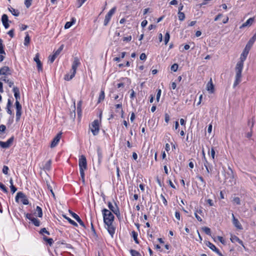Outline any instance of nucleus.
I'll list each match as a JSON object with an SVG mask.
<instances>
[{"label": "nucleus", "instance_id": "obj_53", "mask_svg": "<svg viewBox=\"0 0 256 256\" xmlns=\"http://www.w3.org/2000/svg\"><path fill=\"white\" fill-rule=\"evenodd\" d=\"M85 2V0H77L78 8H80Z\"/></svg>", "mask_w": 256, "mask_h": 256}, {"label": "nucleus", "instance_id": "obj_15", "mask_svg": "<svg viewBox=\"0 0 256 256\" xmlns=\"http://www.w3.org/2000/svg\"><path fill=\"white\" fill-rule=\"evenodd\" d=\"M232 222L234 226L238 229L240 230H242L243 228L238 221V220L236 218L234 214H232Z\"/></svg>", "mask_w": 256, "mask_h": 256}, {"label": "nucleus", "instance_id": "obj_34", "mask_svg": "<svg viewBox=\"0 0 256 256\" xmlns=\"http://www.w3.org/2000/svg\"><path fill=\"white\" fill-rule=\"evenodd\" d=\"M2 24L7 23L8 22V16L6 14H4L2 17Z\"/></svg>", "mask_w": 256, "mask_h": 256}, {"label": "nucleus", "instance_id": "obj_30", "mask_svg": "<svg viewBox=\"0 0 256 256\" xmlns=\"http://www.w3.org/2000/svg\"><path fill=\"white\" fill-rule=\"evenodd\" d=\"M30 37L28 34V32H26V36L24 38V45L26 46H28L30 44Z\"/></svg>", "mask_w": 256, "mask_h": 256}, {"label": "nucleus", "instance_id": "obj_19", "mask_svg": "<svg viewBox=\"0 0 256 256\" xmlns=\"http://www.w3.org/2000/svg\"><path fill=\"white\" fill-rule=\"evenodd\" d=\"M254 22V18H248L245 22H244L240 26V28H242L248 26H251Z\"/></svg>", "mask_w": 256, "mask_h": 256}, {"label": "nucleus", "instance_id": "obj_24", "mask_svg": "<svg viewBox=\"0 0 256 256\" xmlns=\"http://www.w3.org/2000/svg\"><path fill=\"white\" fill-rule=\"evenodd\" d=\"M105 94H104V90H101L100 94L99 95L98 103H100L102 101H103L104 99Z\"/></svg>", "mask_w": 256, "mask_h": 256}, {"label": "nucleus", "instance_id": "obj_42", "mask_svg": "<svg viewBox=\"0 0 256 256\" xmlns=\"http://www.w3.org/2000/svg\"><path fill=\"white\" fill-rule=\"evenodd\" d=\"M63 48H64V45L62 44L56 52H54V54H55V55H56V56L59 55V54L60 53V52L62 50Z\"/></svg>", "mask_w": 256, "mask_h": 256}, {"label": "nucleus", "instance_id": "obj_20", "mask_svg": "<svg viewBox=\"0 0 256 256\" xmlns=\"http://www.w3.org/2000/svg\"><path fill=\"white\" fill-rule=\"evenodd\" d=\"M207 90L210 92V93L212 94L214 91V86L212 82V79L208 82L206 86Z\"/></svg>", "mask_w": 256, "mask_h": 256}, {"label": "nucleus", "instance_id": "obj_17", "mask_svg": "<svg viewBox=\"0 0 256 256\" xmlns=\"http://www.w3.org/2000/svg\"><path fill=\"white\" fill-rule=\"evenodd\" d=\"M12 91L14 93V96L16 98V102H20L19 100L20 99V90L19 88L16 86H13Z\"/></svg>", "mask_w": 256, "mask_h": 256}, {"label": "nucleus", "instance_id": "obj_56", "mask_svg": "<svg viewBox=\"0 0 256 256\" xmlns=\"http://www.w3.org/2000/svg\"><path fill=\"white\" fill-rule=\"evenodd\" d=\"M161 92H162L161 90L158 89V90L157 94H156V98L157 102H158L160 100V96L161 95Z\"/></svg>", "mask_w": 256, "mask_h": 256}, {"label": "nucleus", "instance_id": "obj_1", "mask_svg": "<svg viewBox=\"0 0 256 256\" xmlns=\"http://www.w3.org/2000/svg\"><path fill=\"white\" fill-rule=\"evenodd\" d=\"M248 53L243 50L240 54V60L238 62L235 68L236 76L234 83V88L236 87L242 81V72L244 68V62L246 58Z\"/></svg>", "mask_w": 256, "mask_h": 256}, {"label": "nucleus", "instance_id": "obj_57", "mask_svg": "<svg viewBox=\"0 0 256 256\" xmlns=\"http://www.w3.org/2000/svg\"><path fill=\"white\" fill-rule=\"evenodd\" d=\"M44 233L47 234L48 235H50V234L49 232H48L46 228H42L40 231V234H43Z\"/></svg>", "mask_w": 256, "mask_h": 256}, {"label": "nucleus", "instance_id": "obj_4", "mask_svg": "<svg viewBox=\"0 0 256 256\" xmlns=\"http://www.w3.org/2000/svg\"><path fill=\"white\" fill-rule=\"evenodd\" d=\"M100 120H95L90 124L89 128L94 136L98 134L100 132Z\"/></svg>", "mask_w": 256, "mask_h": 256}, {"label": "nucleus", "instance_id": "obj_7", "mask_svg": "<svg viewBox=\"0 0 256 256\" xmlns=\"http://www.w3.org/2000/svg\"><path fill=\"white\" fill-rule=\"evenodd\" d=\"M26 218L30 220L36 226H39L40 224V220L33 216L32 214L25 213Z\"/></svg>", "mask_w": 256, "mask_h": 256}, {"label": "nucleus", "instance_id": "obj_48", "mask_svg": "<svg viewBox=\"0 0 256 256\" xmlns=\"http://www.w3.org/2000/svg\"><path fill=\"white\" fill-rule=\"evenodd\" d=\"M233 202L238 205H240V200L238 197L234 198L233 199Z\"/></svg>", "mask_w": 256, "mask_h": 256}, {"label": "nucleus", "instance_id": "obj_2", "mask_svg": "<svg viewBox=\"0 0 256 256\" xmlns=\"http://www.w3.org/2000/svg\"><path fill=\"white\" fill-rule=\"evenodd\" d=\"M80 65V60L78 57H75L74 58V61L72 66V69L70 70V76L68 77V74H66L64 76V79L66 80H71L75 76L76 74V71L78 66Z\"/></svg>", "mask_w": 256, "mask_h": 256}, {"label": "nucleus", "instance_id": "obj_26", "mask_svg": "<svg viewBox=\"0 0 256 256\" xmlns=\"http://www.w3.org/2000/svg\"><path fill=\"white\" fill-rule=\"evenodd\" d=\"M52 164V160H50L47 161L44 166V170H49L50 169Z\"/></svg>", "mask_w": 256, "mask_h": 256}, {"label": "nucleus", "instance_id": "obj_25", "mask_svg": "<svg viewBox=\"0 0 256 256\" xmlns=\"http://www.w3.org/2000/svg\"><path fill=\"white\" fill-rule=\"evenodd\" d=\"M8 10L14 16H18L20 14V12L18 10L12 7L8 8Z\"/></svg>", "mask_w": 256, "mask_h": 256}, {"label": "nucleus", "instance_id": "obj_47", "mask_svg": "<svg viewBox=\"0 0 256 256\" xmlns=\"http://www.w3.org/2000/svg\"><path fill=\"white\" fill-rule=\"evenodd\" d=\"M32 0H24V4L27 8L30 7L32 5Z\"/></svg>", "mask_w": 256, "mask_h": 256}, {"label": "nucleus", "instance_id": "obj_46", "mask_svg": "<svg viewBox=\"0 0 256 256\" xmlns=\"http://www.w3.org/2000/svg\"><path fill=\"white\" fill-rule=\"evenodd\" d=\"M47 187H48V190H50V192H51L53 198H56L55 195H54V192L52 190V186L50 184H47Z\"/></svg>", "mask_w": 256, "mask_h": 256}, {"label": "nucleus", "instance_id": "obj_44", "mask_svg": "<svg viewBox=\"0 0 256 256\" xmlns=\"http://www.w3.org/2000/svg\"><path fill=\"white\" fill-rule=\"evenodd\" d=\"M252 45L248 43H247V44H246V46L244 48V50L245 51V52H246L248 53H249V52H250L251 48L252 47Z\"/></svg>", "mask_w": 256, "mask_h": 256}, {"label": "nucleus", "instance_id": "obj_32", "mask_svg": "<svg viewBox=\"0 0 256 256\" xmlns=\"http://www.w3.org/2000/svg\"><path fill=\"white\" fill-rule=\"evenodd\" d=\"M130 252L132 256H142L136 250H130Z\"/></svg>", "mask_w": 256, "mask_h": 256}, {"label": "nucleus", "instance_id": "obj_55", "mask_svg": "<svg viewBox=\"0 0 256 256\" xmlns=\"http://www.w3.org/2000/svg\"><path fill=\"white\" fill-rule=\"evenodd\" d=\"M73 23H74V22H66L64 26V28L66 29L69 28L72 26Z\"/></svg>", "mask_w": 256, "mask_h": 256}, {"label": "nucleus", "instance_id": "obj_35", "mask_svg": "<svg viewBox=\"0 0 256 256\" xmlns=\"http://www.w3.org/2000/svg\"><path fill=\"white\" fill-rule=\"evenodd\" d=\"M203 231L208 235H211L210 229L208 227H204L202 228Z\"/></svg>", "mask_w": 256, "mask_h": 256}, {"label": "nucleus", "instance_id": "obj_50", "mask_svg": "<svg viewBox=\"0 0 256 256\" xmlns=\"http://www.w3.org/2000/svg\"><path fill=\"white\" fill-rule=\"evenodd\" d=\"M84 170H82V168L80 169V174L82 179L83 182L84 181Z\"/></svg>", "mask_w": 256, "mask_h": 256}, {"label": "nucleus", "instance_id": "obj_5", "mask_svg": "<svg viewBox=\"0 0 256 256\" xmlns=\"http://www.w3.org/2000/svg\"><path fill=\"white\" fill-rule=\"evenodd\" d=\"M116 7L112 8L106 15L104 21V25L106 26L109 23L112 15L115 13L116 11Z\"/></svg>", "mask_w": 256, "mask_h": 256}, {"label": "nucleus", "instance_id": "obj_64", "mask_svg": "<svg viewBox=\"0 0 256 256\" xmlns=\"http://www.w3.org/2000/svg\"><path fill=\"white\" fill-rule=\"evenodd\" d=\"M140 58L141 60H146V56L144 53H142L140 56Z\"/></svg>", "mask_w": 256, "mask_h": 256}, {"label": "nucleus", "instance_id": "obj_21", "mask_svg": "<svg viewBox=\"0 0 256 256\" xmlns=\"http://www.w3.org/2000/svg\"><path fill=\"white\" fill-rule=\"evenodd\" d=\"M12 106V102L11 101L10 99H8V103L6 106V110L7 112L10 114H12V112L11 110V107Z\"/></svg>", "mask_w": 256, "mask_h": 256}, {"label": "nucleus", "instance_id": "obj_41", "mask_svg": "<svg viewBox=\"0 0 256 256\" xmlns=\"http://www.w3.org/2000/svg\"><path fill=\"white\" fill-rule=\"evenodd\" d=\"M69 212L72 218H74L76 221L80 218V216L76 213L70 210H69Z\"/></svg>", "mask_w": 256, "mask_h": 256}, {"label": "nucleus", "instance_id": "obj_39", "mask_svg": "<svg viewBox=\"0 0 256 256\" xmlns=\"http://www.w3.org/2000/svg\"><path fill=\"white\" fill-rule=\"evenodd\" d=\"M196 178H198L201 182H202V185L203 186H205L206 185V182L204 181V179L203 178L200 176V175H198L196 176Z\"/></svg>", "mask_w": 256, "mask_h": 256}, {"label": "nucleus", "instance_id": "obj_60", "mask_svg": "<svg viewBox=\"0 0 256 256\" xmlns=\"http://www.w3.org/2000/svg\"><path fill=\"white\" fill-rule=\"evenodd\" d=\"M160 197L162 198L163 204H164V206H166L168 205V202L166 199L165 197L162 194L160 195Z\"/></svg>", "mask_w": 256, "mask_h": 256}, {"label": "nucleus", "instance_id": "obj_6", "mask_svg": "<svg viewBox=\"0 0 256 256\" xmlns=\"http://www.w3.org/2000/svg\"><path fill=\"white\" fill-rule=\"evenodd\" d=\"M19 198H22V202L24 204L27 205L28 204V200L22 192H20L17 193L16 196V202H18Z\"/></svg>", "mask_w": 256, "mask_h": 256}, {"label": "nucleus", "instance_id": "obj_22", "mask_svg": "<svg viewBox=\"0 0 256 256\" xmlns=\"http://www.w3.org/2000/svg\"><path fill=\"white\" fill-rule=\"evenodd\" d=\"M34 214L39 218H42L43 214L42 208L39 206H37Z\"/></svg>", "mask_w": 256, "mask_h": 256}, {"label": "nucleus", "instance_id": "obj_9", "mask_svg": "<svg viewBox=\"0 0 256 256\" xmlns=\"http://www.w3.org/2000/svg\"><path fill=\"white\" fill-rule=\"evenodd\" d=\"M78 166L80 169L86 170L87 168V162L84 156L82 155L78 160Z\"/></svg>", "mask_w": 256, "mask_h": 256}, {"label": "nucleus", "instance_id": "obj_16", "mask_svg": "<svg viewBox=\"0 0 256 256\" xmlns=\"http://www.w3.org/2000/svg\"><path fill=\"white\" fill-rule=\"evenodd\" d=\"M62 136V134L58 133L56 134V136L52 140V141L51 144H50V147L52 148H53L55 147L59 142Z\"/></svg>", "mask_w": 256, "mask_h": 256}, {"label": "nucleus", "instance_id": "obj_13", "mask_svg": "<svg viewBox=\"0 0 256 256\" xmlns=\"http://www.w3.org/2000/svg\"><path fill=\"white\" fill-rule=\"evenodd\" d=\"M104 225L111 237L113 238L115 233L116 228L112 225V223L105 224Z\"/></svg>", "mask_w": 256, "mask_h": 256}, {"label": "nucleus", "instance_id": "obj_36", "mask_svg": "<svg viewBox=\"0 0 256 256\" xmlns=\"http://www.w3.org/2000/svg\"><path fill=\"white\" fill-rule=\"evenodd\" d=\"M230 240L232 242L234 243V242H238V240H239V238L235 236V235H232V236H231V237H230Z\"/></svg>", "mask_w": 256, "mask_h": 256}, {"label": "nucleus", "instance_id": "obj_40", "mask_svg": "<svg viewBox=\"0 0 256 256\" xmlns=\"http://www.w3.org/2000/svg\"><path fill=\"white\" fill-rule=\"evenodd\" d=\"M0 189L2 190L4 192L8 193V191L6 186L0 182Z\"/></svg>", "mask_w": 256, "mask_h": 256}, {"label": "nucleus", "instance_id": "obj_54", "mask_svg": "<svg viewBox=\"0 0 256 256\" xmlns=\"http://www.w3.org/2000/svg\"><path fill=\"white\" fill-rule=\"evenodd\" d=\"M132 36H124L122 38V40L124 42H130L132 40Z\"/></svg>", "mask_w": 256, "mask_h": 256}, {"label": "nucleus", "instance_id": "obj_52", "mask_svg": "<svg viewBox=\"0 0 256 256\" xmlns=\"http://www.w3.org/2000/svg\"><path fill=\"white\" fill-rule=\"evenodd\" d=\"M208 154H210L212 159L214 158L215 151L214 148H212L210 151L208 152Z\"/></svg>", "mask_w": 256, "mask_h": 256}, {"label": "nucleus", "instance_id": "obj_62", "mask_svg": "<svg viewBox=\"0 0 256 256\" xmlns=\"http://www.w3.org/2000/svg\"><path fill=\"white\" fill-rule=\"evenodd\" d=\"M0 80L6 82L8 79L7 78L8 76H0Z\"/></svg>", "mask_w": 256, "mask_h": 256}, {"label": "nucleus", "instance_id": "obj_3", "mask_svg": "<svg viewBox=\"0 0 256 256\" xmlns=\"http://www.w3.org/2000/svg\"><path fill=\"white\" fill-rule=\"evenodd\" d=\"M102 212L104 224L113 223L114 216L112 212L106 208H104Z\"/></svg>", "mask_w": 256, "mask_h": 256}, {"label": "nucleus", "instance_id": "obj_63", "mask_svg": "<svg viewBox=\"0 0 256 256\" xmlns=\"http://www.w3.org/2000/svg\"><path fill=\"white\" fill-rule=\"evenodd\" d=\"M6 130V126L4 124L0 126V132H4Z\"/></svg>", "mask_w": 256, "mask_h": 256}, {"label": "nucleus", "instance_id": "obj_27", "mask_svg": "<svg viewBox=\"0 0 256 256\" xmlns=\"http://www.w3.org/2000/svg\"><path fill=\"white\" fill-rule=\"evenodd\" d=\"M204 165L206 169L207 174H209L210 172L209 169V163L206 158H204Z\"/></svg>", "mask_w": 256, "mask_h": 256}, {"label": "nucleus", "instance_id": "obj_11", "mask_svg": "<svg viewBox=\"0 0 256 256\" xmlns=\"http://www.w3.org/2000/svg\"><path fill=\"white\" fill-rule=\"evenodd\" d=\"M206 244L207 246H208L210 248L212 251L216 252L219 256H224L222 252L220 251V250L212 242H206Z\"/></svg>", "mask_w": 256, "mask_h": 256}, {"label": "nucleus", "instance_id": "obj_58", "mask_svg": "<svg viewBox=\"0 0 256 256\" xmlns=\"http://www.w3.org/2000/svg\"><path fill=\"white\" fill-rule=\"evenodd\" d=\"M170 120V116L168 115V114L166 113L164 114V120H165L166 122L168 124Z\"/></svg>", "mask_w": 256, "mask_h": 256}, {"label": "nucleus", "instance_id": "obj_43", "mask_svg": "<svg viewBox=\"0 0 256 256\" xmlns=\"http://www.w3.org/2000/svg\"><path fill=\"white\" fill-rule=\"evenodd\" d=\"M56 57L57 56L55 55L54 53L52 55L50 56L48 58L50 62L52 64L54 62Z\"/></svg>", "mask_w": 256, "mask_h": 256}, {"label": "nucleus", "instance_id": "obj_12", "mask_svg": "<svg viewBox=\"0 0 256 256\" xmlns=\"http://www.w3.org/2000/svg\"><path fill=\"white\" fill-rule=\"evenodd\" d=\"M14 140V136L10 138L6 142L0 141V146L4 148H9L12 144Z\"/></svg>", "mask_w": 256, "mask_h": 256}, {"label": "nucleus", "instance_id": "obj_14", "mask_svg": "<svg viewBox=\"0 0 256 256\" xmlns=\"http://www.w3.org/2000/svg\"><path fill=\"white\" fill-rule=\"evenodd\" d=\"M11 73V70L8 66H4L0 68V76H9Z\"/></svg>", "mask_w": 256, "mask_h": 256}, {"label": "nucleus", "instance_id": "obj_61", "mask_svg": "<svg viewBox=\"0 0 256 256\" xmlns=\"http://www.w3.org/2000/svg\"><path fill=\"white\" fill-rule=\"evenodd\" d=\"M5 82L7 83L10 88L14 86V82L8 79Z\"/></svg>", "mask_w": 256, "mask_h": 256}, {"label": "nucleus", "instance_id": "obj_10", "mask_svg": "<svg viewBox=\"0 0 256 256\" xmlns=\"http://www.w3.org/2000/svg\"><path fill=\"white\" fill-rule=\"evenodd\" d=\"M16 108V122H18L20 118L21 115L22 114V107L20 102L15 103Z\"/></svg>", "mask_w": 256, "mask_h": 256}, {"label": "nucleus", "instance_id": "obj_38", "mask_svg": "<svg viewBox=\"0 0 256 256\" xmlns=\"http://www.w3.org/2000/svg\"><path fill=\"white\" fill-rule=\"evenodd\" d=\"M170 38V35L169 32H166L164 36V43L165 44H166L168 42Z\"/></svg>", "mask_w": 256, "mask_h": 256}, {"label": "nucleus", "instance_id": "obj_51", "mask_svg": "<svg viewBox=\"0 0 256 256\" xmlns=\"http://www.w3.org/2000/svg\"><path fill=\"white\" fill-rule=\"evenodd\" d=\"M217 239L223 244H226V240H225L222 237V236H218L217 237Z\"/></svg>", "mask_w": 256, "mask_h": 256}, {"label": "nucleus", "instance_id": "obj_23", "mask_svg": "<svg viewBox=\"0 0 256 256\" xmlns=\"http://www.w3.org/2000/svg\"><path fill=\"white\" fill-rule=\"evenodd\" d=\"M82 102L80 100L77 104V114L78 118H80L82 115Z\"/></svg>", "mask_w": 256, "mask_h": 256}, {"label": "nucleus", "instance_id": "obj_37", "mask_svg": "<svg viewBox=\"0 0 256 256\" xmlns=\"http://www.w3.org/2000/svg\"><path fill=\"white\" fill-rule=\"evenodd\" d=\"M178 16L179 20L180 21L184 20L185 18V14L182 12H178Z\"/></svg>", "mask_w": 256, "mask_h": 256}, {"label": "nucleus", "instance_id": "obj_29", "mask_svg": "<svg viewBox=\"0 0 256 256\" xmlns=\"http://www.w3.org/2000/svg\"><path fill=\"white\" fill-rule=\"evenodd\" d=\"M254 118H252V124H251V125H250V132H248L246 134V136L248 138H250L252 136V128H253L254 126Z\"/></svg>", "mask_w": 256, "mask_h": 256}, {"label": "nucleus", "instance_id": "obj_31", "mask_svg": "<svg viewBox=\"0 0 256 256\" xmlns=\"http://www.w3.org/2000/svg\"><path fill=\"white\" fill-rule=\"evenodd\" d=\"M0 54H6V52L4 50V46L2 44V40L0 38Z\"/></svg>", "mask_w": 256, "mask_h": 256}, {"label": "nucleus", "instance_id": "obj_45", "mask_svg": "<svg viewBox=\"0 0 256 256\" xmlns=\"http://www.w3.org/2000/svg\"><path fill=\"white\" fill-rule=\"evenodd\" d=\"M178 68V66L177 64H174L171 66L170 70L172 71L176 72Z\"/></svg>", "mask_w": 256, "mask_h": 256}, {"label": "nucleus", "instance_id": "obj_59", "mask_svg": "<svg viewBox=\"0 0 256 256\" xmlns=\"http://www.w3.org/2000/svg\"><path fill=\"white\" fill-rule=\"evenodd\" d=\"M14 29H12L8 32V34L10 36V38H12L14 36Z\"/></svg>", "mask_w": 256, "mask_h": 256}, {"label": "nucleus", "instance_id": "obj_33", "mask_svg": "<svg viewBox=\"0 0 256 256\" xmlns=\"http://www.w3.org/2000/svg\"><path fill=\"white\" fill-rule=\"evenodd\" d=\"M132 236L133 237L136 243L139 244L138 240V234L134 231H132Z\"/></svg>", "mask_w": 256, "mask_h": 256}, {"label": "nucleus", "instance_id": "obj_8", "mask_svg": "<svg viewBox=\"0 0 256 256\" xmlns=\"http://www.w3.org/2000/svg\"><path fill=\"white\" fill-rule=\"evenodd\" d=\"M108 205L109 209L117 217L120 216V210L116 203H115V206H114L110 202H108Z\"/></svg>", "mask_w": 256, "mask_h": 256}, {"label": "nucleus", "instance_id": "obj_49", "mask_svg": "<svg viewBox=\"0 0 256 256\" xmlns=\"http://www.w3.org/2000/svg\"><path fill=\"white\" fill-rule=\"evenodd\" d=\"M9 168L6 166H4L2 168V172L5 174H8Z\"/></svg>", "mask_w": 256, "mask_h": 256}, {"label": "nucleus", "instance_id": "obj_28", "mask_svg": "<svg viewBox=\"0 0 256 256\" xmlns=\"http://www.w3.org/2000/svg\"><path fill=\"white\" fill-rule=\"evenodd\" d=\"M64 218L68 220V221L72 225L75 226H78V224L76 222H75L74 220L70 219V218L68 217L66 215H63Z\"/></svg>", "mask_w": 256, "mask_h": 256}, {"label": "nucleus", "instance_id": "obj_18", "mask_svg": "<svg viewBox=\"0 0 256 256\" xmlns=\"http://www.w3.org/2000/svg\"><path fill=\"white\" fill-rule=\"evenodd\" d=\"M34 60L36 62L38 71L42 70V64L39 58V54L37 53L34 58Z\"/></svg>", "mask_w": 256, "mask_h": 256}]
</instances>
